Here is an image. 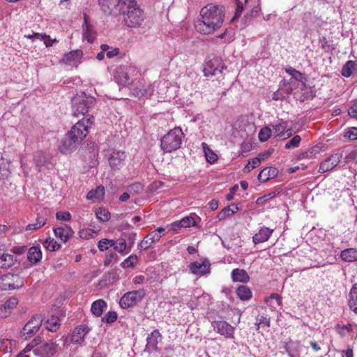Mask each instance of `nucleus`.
Returning a JSON list of instances; mask_svg holds the SVG:
<instances>
[{
    "mask_svg": "<svg viewBox=\"0 0 357 357\" xmlns=\"http://www.w3.org/2000/svg\"><path fill=\"white\" fill-rule=\"evenodd\" d=\"M104 12L115 10L124 15L123 20L128 27L137 28L144 21V15L135 0H99Z\"/></svg>",
    "mask_w": 357,
    "mask_h": 357,
    "instance_id": "nucleus-1",
    "label": "nucleus"
},
{
    "mask_svg": "<svg viewBox=\"0 0 357 357\" xmlns=\"http://www.w3.org/2000/svg\"><path fill=\"white\" fill-rule=\"evenodd\" d=\"M200 17L195 24L196 30L201 34H211L223 24L224 8L220 5L208 4L201 9Z\"/></svg>",
    "mask_w": 357,
    "mask_h": 357,
    "instance_id": "nucleus-2",
    "label": "nucleus"
},
{
    "mask_svg": "<svg viewBox=\"0 0 357 357\" xmlns=\"http://www.w3.org/2000/svg\"><path fill=\"white\" fill-rule=\"evenodd\" d=\"M183 137L184 134L180 128L176 127L171 130L160 139L162 150L165 153H171L178 149L181 147Z\"/></svg>",
    "mask_w": 357,
    "mask_h": 357,
    "instance_id": "nucleus-3",
    "label": "nucleus"
},
{
    "mask_svg": "<svg viewBox=\"0 0 357 357\" xmlns=\"http://www.w3.org/2000/svg\"><path fill=\"white\" fill-rule=\"evenodd\" d=\"M89 100L84 91H79L72 99V112L75 116H87Z\"/></svg>",
    "mask_w": 357,
    "mask_h": 357,
    "instance_id": "nucleus-4",
    "label": "nucleus"
},
{
    "mask_svg": "<svg viewBox=\"0 0 357 357\" xmlns=\"http://www.w3.org/2000/svg\"><path fill=\"white\" fill-rule=\"evenodd\" d=\"M24 283V278L16 274L6 273L0 277V289L3 291L21 288Z\"/></svg>",
    "mask_w": 357,
    "mask_h": 357,
    "instance_id": "nucleus-5",
    "label": "nucleus"
},
{
    "mask_svg": "<svg viewBox=\"0 0 357 357\" xmlns=\"http://www.w3.org/2000/svg\"><path fill=\"white\" fill-rule=\"evenodd\" d=\"M145 295L146 291L144 289L126 292L121 298L119 305L123 309L131 307L140 302Z\"/></svg>",
    "mask_w": 357,
    "mask_h": 357,
    "instance_id": "nucleus-6",
    "label": "nucleus"
},
{
    "mask_svg": "<svg viewBox=\"0 0 357 357\" xmlns=\"http://www.w3.org/2000/svg\"><path fill=\"white\" fill-rule=\"evenodd\" d=\"M89 117H82L76 123L70 130V136L79 143L82 141L89 133Z\"/></svg>",
    "mask_w": 357,
    "mask_h": 357,
    "instance_id": "nucleus-7",
    "label": "nucleus"
},
{
    "mask_svg": "<svg viewBox=\"0 0 357 357\" xmlns=\"http://www.w3.org/2000/svg\"><path fill=\"white\" fill-rule=\"evenodd\" d=\"M44 319L41 314L33 315L24 326L21 334L24 340L33 336L40 328Z\"/></svg>",
    "mask_w": 357,
    "mask_h": 357,
    "instance_id": "nucleus-8",
    "label": "nucleus"
},
{
    "mask_svg": "<svg viewBox=\"0 0 357 357\" xmlns=\"http://www.w3.org/2000/svg\"><path fill=\"white\" fill-rule=\"evenodd\" d=\"M57 349V345L53 341L43 343L34 349L33 353L40 357H50L53 356Z\"/></svg>",
    "mask_w": 357,
    "mask_h": 357,
    "instance_id": "nucleus-9",
    "label": "nucleus"
},
{
    "mask_svg": "<svg viewBox=\"0 0 357 357\" xmlns=\"http://www.w3.org/2000/svg\"><path fill=\"white\" fill-rule=\"evenodd\" d=\"M213 330L226 338H232L234 328L225 321H214L212 322Z\"/></svg>",
    "mask_w": 357,
    "mask_h": 357,
    "instance_id": "nucleus-10",
    "label": "nucleus"
},
{
    "mask_svg": "<svg viewBox=\"0 0 357 357\" xmlns=\"http://www.w3.org/2000/svg\"><path fill=\"white\" fill-rule=\"evenodd\" d=\"M342 158V154L341 153H336L331 155L320 164L319 172L324 173L332 170L339 164Z\"/></svg>",
    "mask_w": 357,
    "mask_h": 357,
    "instance_id": "nucleus-11",
    "label": "nucleus"
},
{
    "mask_svg": "<svg viewBox=\"0 0 357 357\" xmlns=\"http://www.w3.org/2000/svg\"><path fill=\"white\" fill-rule=\"evenodd\" d=\"M126 154L124 151H113L109 158V163L112 169L119 170L124 165Z\"/></svg>",
    "mask_w": 357,
    "mask_h": 357,
    "instance_id": "nucleus-12",
    "label": "nucleus"
},
{
    "mask_svg": "<svg viewBox=\"0 0 357 357\" xmlns=\"http://www.w3.org/2000/svg\"><path fill=\"white\" fill-rule=\"evenodd\" d=\"M211 264L208 260H204L202 263L198 261L192 262L189 265L191 273L198 277L209 273Z\"/></svg>",
    "mask_w": 357,
    "mask_h": 357,
    "instance_id": "nucleus-13",
    "label": "nucleus"
},
{
    "mask_svg": "<svg viewBox=\"0 0 357 357\" xmlns=\"http://www.w3.org/2000/svg\"><path fill=\"white\" fill-rule=\"evenodd\" d=\"M82 56V52L79 50H76L66 54L61 62L68 66L77 67L81 62Z\"/></svg>",
    "mask_w": 357,
    "mask_h": 357,
    "instance_id": "nucleus-14",
    "label": "nucleus"
},
{
    "mask_svg": "<svg viewBox=\"0 0 357 357\" xmlns=\"http://www.w3.org/2000/svg\"><path fill=\"white\" fill-rule=\"evenodd\" d=\"M54 234L57 238H59L62 242L66 243L70 237L73 236L74 231L71 227L64 225L62 227L54 228Z\"/></svg>",
    "mask_w": 357,
    "mask_h": 357,
    "instance_id": "nucleus-15",
    "label": "nucleus"
},
{
    "mask_svg": "<svg viewBox=\"0 0 357 357\" xmlns=\"http://www.w3.org/2000/svg\"><path fill=\"white\" fill-rule=\"evenodd\" d=\"M20 264L17 257L8 253H3L0 256V268L8 269Z\"/></svg>",
    "mask_w": 357,
    "mask_h": 357,
    "instance_id": "nucleus-16",
    "label": "nucleus"
},
{
    "mask_svg": "<svg viewBox=\"0 0 357 357\" xmlns=\"http://www.w3.org/2000/svg\"><path fill=\"white\" fill-rule=\"evenodd\" d=\"M19 303L18 298L12 296L5 301V303L0 307V315L6 317L9 316L12 310L16 307Z\"/></svg>",
    "mask_w": 357,
    "mask_h": 357,
    "instance_id": "nucleus-17",
    "label": "nucleus"
},
{
    "mask_svg": "<svg viewBox=\"0 0 357 357\" xmlns=\"http://www.w3.org/2000/svg\"><path fill=\"white\" fill-rule=\"evenodd\" d=\"M273 229L266 227H262L259 231L252 237V241L255 244L266 242L268 240L273 232Z\"/></svg>",
    "mask_w": 357,
    "mask_h": 357,
    "instance_id": "nucleus-18",
    "label": "nucleus"
},
{
    "mask_svg": "<svg viewBox=\"0 0 357 357\" xmlns=\"http://www.w3.org/2000/svg\"><path fill=\"white\" fill-rule=\"evenodd\" d=\"M219 64L218 59H213L207 62L204 68V75L208 77L221 74L222 70L220 68Z\"/></svg>",
    "mask_w": 357,
    "mask_h": 357,
    "instance_id": "nucleus-19",
    "label": "nucleus"
},
{
    "mask_svg": "<svg viewBox=\"0 0 357 357\" xmlns=\"http://www.w3.org/2000/svg\"><path fill=\"white\" fill-rule=\"evenodd\" d=\"M79 144L75 139L70 136L68 132L66 135V139L62 142L59 146V150L61 153L68 154L71 153Z\"/></svg>",
    "mask_w": 357,
    "mask_h": 357,
    "instance_id": "nucleus-20",
    "label": "nucleus"
},
{
    "mask_svg": "<svg viewBox=\"0 0 357 357\" xmlns=\"http://www.w3.org/2000/svg\"><path fill=\"white\" fill-rule=\"evenodd\" d=\"M89 329L87 326H79L73 331L71 341L73 344H81Z\"/></svg>",
    "mask_w": 357,
    "mask_h": 357,
    "instance_id": "nucleus-21",
    "label": "nucleus"
},
{
    "mask_svg": "<svg viewBox=\"0 0 357 357\" xmlns=\"http://www.w3.org/2000/svg\"><path fill=\"white\" fill-rule=\"evenodd\" d=\"M161 237V234H157V232L152 231L144 238L139 246L142 249L146 250L151 247L153 244L158 242Z\"/></svg>",
    "mask_w": 357,
    "mask_h": 357,
    "instance_id": "nucleus-22",
    "label": "nucleus"
},
{
    "mask_svg": "<svg viewBox=\"0 0 357 357\" xmlns=\"http://www.w3.org/2000/svg\"><path fill=\"white\" fill-rule=\"evenodd\" d=\"M278 174V170L272 167H266L262 169L258 175V179L262 183L275 178Z\"/></svg>",
    "mask_w": 357,
    "mask_h": 357,
    "instance_id": "nucleus-23",
    "label": "nucleus"
},
{
    "mask_svg": "<svg viewBox=\"0 0 357 357\" xmlns=\"http://www.w3.org/2000/svg\"><path fill=\"white\" fill-rule=\"evenodd\" d=\"M285 71L291 76V83H293L294 82H298V85L297 87H300V85L302 86L305 81L306 78L304 75V74L301 73V72L296 70V69L293 68L292 67H288L285 68Z\"/></svg>",
    "mask_w": 357,
    "mask_h": 357,
    "instance_id": "nucleus-24",
    "label": "nucleus"
},
{
    "mask_svg": "<svg viewBox=\"0 0 357 357\" xmlns=\"http://www.w3.org/2000/svg\"><path fill=\"white\" fill-rule=\"evenodd\" d=\"M42 251L39 245L31 247L27 252L28 260L32 264H37L42 259Z\"/></svg>",
    "mask_w": 357,
    "mask_h": 357,
    "instance_id": "nucleus-25",
    "label": "nucleus"
},
{
    "mask_svg": "<svg viewBox=\"0 0 357 357\" xmlns=\"http://www.w3.org/2000/svg\"><path fill=\"white\" fill-rule=\"evenodd\" d=\"M107 307V303L102 299H98L91 305V312L96 317H100Z\"/></svg>",
    "mask_w": 357,
    "mask_h": 357,
    "instance_id": "nucleus-26",
    "label": "nucleus"
},
{
    "mask_svg": "<svg viewBox=\"0 0 357 357\" xmlns=\"http://www.w3.org/2000/svg\"><path fill=\"white\" fill-rule=\"evenodd\" d=\"M161 334L158 330L153 331L146 338V347L156 349L159 341L161 340Z\"/></svg>",
    "mask_w": 357,
    "mask_h": 357,
    "instance_id": "nucleus-27",
    "label": "nucleus"
},
{
    "mask_svg": "<svg viewBox=\"0 0 357 357\" xmlns=\"http://www.w3.org/2000/svg\"><path fill=\"white\" fill-rule=\"evenodd\" d=\"M348 304L349 308L357 314V283H355L350 290Z\"/></svg>",
    "mask_w": 357,
    "mask_h": 357,
    "instance_id": "nucleus-28",
    "label": "nucleus"
},
{
    "mask_svg": "<svg viewBox=\"0 0 357 357\" xmlns=\"http://www.w3.org/2000/svg\"><path fill=\"white\" fill-rule=\"evenodd\" d=\"M60 320L56 316H51L44 321L45 328L51 332L56 331L60 327Z\"/></svg>",
    "mask_w": 357,
    "mask_h": 357,
    "instance_id": "nucleus-29",
    "label": "nucleus"
},
{
    "mask_svg": "<svg viewBox=\"0 0 357 357\" xmlns=\"http://www.w3.org/2000/svg\"><path fill=\"white\" fill-rule=\"evenodd\" d=\"M116 82L121 86H127L130 82V78L128 75V73L123 69H119L114 76Z\"/></svg>",
    "mask_w": 357,
    "mask_h": 357,
    "instance_id": "nucleus-30",
    "label": "nucleus"
},
{
    "mask_svg": "<svg viewBox=\"0 0 357 357\" xmlns=\"http://www.w3.org/2000/svg\"><path fill=\"white\" fill-rule=\"evenodd\" d=\"M340 257L342 260L347 262L357 261V249L347 248L342 250L340 253Z\"/></svg>",
    "mask_w": 357,
    "mask_h": 357,
    "instance_id": "nucleus-31",
    "label": "nucleus"
},
{
    "mask_svg": "<svg viewBox=\"0 0 357 357\" xmlns=\"http://www.w3.org/2000/svg\"><path fill=\"white\" fill-rule=\"evenodd\" d=\"M231 277L234 281L241 282H247L250 278L245 271L238 268L232 271Z\"/></svg>",
    "mask_w": 357,
    "mask_h": 357,
    "instance_id": "nucleus-32",
    "label": "nucleus"
},
{
    "mask_svg": "<svg viewBox=\"0 0 357 357\" xmlns=\"http://www.w3.org/2000/svg\"><path fill=\"white\" fill-rule=\"evenodd\" d=\"M16 346V342L10 339L0 340V351L5 353L11 352Z\"/></svg>",
    "mask_w": 357,
    "mask_h": 357,
    "instance_id": "nucleus-33",
    "label": "nucleus"
},
{
    "mask_svg": "<svg viewBox=\"0 0 357 357\" xmlns=\"http://www.w3.org/2000/svg\"><path fill=\"white\" fill-rule=\"evenodd\" d=\"M321 151V146L319 145L314 146L310 149H308L307 151L303 152L301 153L299 158H312L313 157H315L317 155L320 153Z\"/></svg>",
    "mask_w": 357,
    "mask_h": 357,
    "instance_id": "nucleus-34",
    "label": "nucleus"
},
{
    "mask_svg": "<svg viewBox=\"0 0 357 357\" xmlns=\"http://www.w3.org/2000/svg\"><path fill=\"white\" fill-rule=\"evenodd\" d=\"M287 127V123L283 121H279L278 123L273 126L272 132L276 136L282 139L285 130Z\"/></svg>",
    "mask_w": 357,
    "mask_h": 357,
    "instance_id": "nucleus-35",
    "label": "nucleus"
},
{
    "mask_svg": "<svg viewBox=\"0 0 357 357\" xmlns=\"http://www.w3.org/2000/svg\"><path fill=\"white\" fill-rule=\"evenodd\" d=\"M236 294L239 298L243 301H248L252 297V291L248 287L244 285L237 289Z\"/></svg>",
    "mask_w": 357,
    "mask_h": 357,
    "instance_id": "nucleus-36",
    "label": "nucleus"
},
{
    "mask_svg": "<svg viewBox=\"0 0 357 357\" xmlns=\"http://www.w3.org/2000/svg\"><path fill=\"white\" fill-rule=\"evenodd\" d=\"M238 210V208L236 206L232 205V208L230 206L225 207L223 208L218 215V218L220 220H224L226 218L234 214L236 211Z\"/></svg>",
    "mask_w": 357,
    "mask_h": 357,
    "instance_id": "nucleus-37",
    "label": "nucleus"
},
{
    "mask_svg": "<svg viewBox=\"0 0 357 357\" xmlns=\"http://www.w3.org/2000/svg\"><path fill=\"white\" fill-rule=\"evenodd\" d=\"M95 213L97 219L102 222H106L110 219V213L104 207L98 208L96 210Z\"/></svg>",
    "mask_w": 357,
    "mask_h": 357,
    "instance_id": "nucleus-38",
    "label": "nucleus"
},
{
    "mask_svg": "<svg viewBox=\"0 0 357 357\" xmlns=\"http://www.w3.org/2000/svg\"><path fill=\"white\" fill-rule=\"evenodd\" d=\"M202 146L203 147L206 160L211 164L215 162L218 159L217 155L207 146L206 143L203 142Z\"/></svg>",
    "mask_w": 357,
    "mask_h": 357,
    "instance_id": "nucleus-39",
    "label": "nucleus"
},
{
    "mask_svg": "<svg viewBox=\"0 0 357 357\" xmlns=\"http://www.w3.org/2000/svg\"><path fill=\"white\" fill-rule=\"evenodd\" d=\"M43 245L45 249L52 252L58 250L61 247V245L52 238L45 239Z\"/></svg>",
    "mask_w": 357,
    "mask_h": 357,
    "instance_id": "nucleus-40",
    "label": "nucleus"
},
{
    "mask_svg": "<svg viewBox=\"0 0 357 357\" xmlns=\"http://www.w3.org/2000/svg\"><path fill=\"white\" fill-rule=\"evenodd\" d=\"M294 96L296 100L304 102L305 100L312 99L315 96V93L314 91H305V93H302L300 91H297Z\"/></svg>",
    "mask_w": 357,
    "mask_h": 357,
    "instance_id": "nucleus-41",
    "label": "nucleus"
},
{
    "mask_svg": "<svg viewBox=\"0 0 357 357\" xmlns=\"http://www.w3.org/2000/svg\"><path fill=\"white\" fill-rule=\"evenodd\" d=\"M355 66V61L351 60L348 61L342 67V75L345 77H350L354 70Z\"/></svg>",
    "mask_w": 357,
    "mask_h": 357,
    "instance_id": "nucleus-42",
    "label": "nucleus"
},
{
    "mask_svg": "<svg viewBox=\"0 0 357 357\" xmlns=\"http://www.w3.org/2000/svg\"><path fill=\"white\" fill-rule=\"evenodd\" d=\"M105 195V188L102 185L98 186L96 190H91V200H100Z\"/></svg>",
    "mask_w": 357,
    "mask_h": 357,
    "instance_id": "nucleus-43",
    "label": "nucleus"
},
{
    "mask_svg": "<svg viewBox=\"0 0 357 357\" xmlns=\"http://www.w3.org/2000/svg\"><path fill=\"white\" fill-rule=\"evenodd\" d=\"M179 224L180 227H183V228H187L195 226L196 225V221L194 216L188 215L179 220Z\"/></svg>",
    "mask_w": 357,
    "mask_h": 357,
    "instance_id": "nucleus-44",
    "label": "nucleus"
},
{
    "mask_svg": "<svg viewBox=\"0 0 357 357\" xmlns=\"http://www.w3.org/2000/svg\"><path fill=\"white\" fill-rule=\"evenodd\" d=\"M335 329L338 334H340L342 337H344L347 333L353 331V325L351 324H348L347 325L337 324L335 326Z\"/></svg>",
    "mask_w": 357,
    "mask_h": 357,
    "instance_id": "nucleus-45",
    "label": "nucleus"
},
{
    "mask_svg": "<svg viewBox=\"0 0 357 357\" xmlns=\"http://www.w3.org/2000/svg\"><path fill=\"white\" fill-rule=\"evenodd\" d=\"M275 301L278 305H281L282 298L278 294H271L270 296L265 298L264 301L269 305L273 306V301Z\"/></svg>",
    "mask_w": 357,
    "mask_h": 357,
    "instance_id": "nucleus-46",
    "label": "nucleus"
},
{
    "mask_svg": "<svg viewBox=\"0 0 357 357\" xmlns=\"http://www.w3.org/2000/svg\"><path fill=\"white\" fill-rule=\"evenodd\" d=\"M114 249L118 251L120 253L123 252L126 248V242L123 238H119L117 241H114V244L112 245Z\"/></svg>",
    "mask_w": 357,
    "mask_h": 357,
    "instance_id": "nucleus-47",
    "label": "nucleus"
},
{
    "mask_svg": "<svg viewBox=\"0 0 357 357\" xmlns=\"http://www.w3.org/2000/svg\"><path fill=\"white\" fill-rule=\"evenodd\" d=\"M272 130L268 127L263 128L259 133V139L261 142L267 141L271 136Z\"/></svg>",
    "mask_w": 357,
    "mask_h": 357,
    "instance_id": "nucleus-48",
    "label": "nucleus"
},
{
    "mask_svg": "<svg viewBox=\"0 0 357 357\" xmlns=\"http://www.w3.org/2000/svg\"><path fill=\"white\" fill-rule=\"evenodd\" d=\"M117 319V314L114 311H109L102 317L101 321L105 323L111 324Z\"/></svg>",
    "mask_w": 357,
    "mask_h": 357,
    "instance_id": "nucleus-49",
    "label": "nucleus"
},
{
    "mask_svg": "<svg viewBox=\"0 0 357 357\" xmlns=\"http://www.w3.org/2000/svg\"><path fill=\"white\" fill-rule=\"evenodd\" d=\"M114 240L103 238L98 242V247L100 251L107 250L109 247H112Z\"/></svg>",
    "mask_w": 357,
    "mask_h": 357,
    "instance_id": "nucleus-50",
    "label": "nucleus"
},
{
    "mask_svg": "<svg viewBox=\"0 0 357 357\" xmlns=\"http://www.w3.org/2000/svg\"><path fill=\"white\" fill-rule=\"evenodd\" d=\"M137 260L138 258L136 255H130L123 261L122 266L123 268L133 267L136 264Z\"/></svg>",
    "mask_w": 357,
    "mask_h": 357,
    "instance_id": "nucleus-51",
    "label": "nucleus"
},
{
    "mask_svg": "<svg viewBox=\"0 0 357 357\" xmlns=\"http://www.w3.org/2000/svg\"><path fill=\"white\" fill-rule=\"evenodd\" d=\"M344 137L345 138L349 139V140L357 139V128L351 127V128H348L344 132Z\"/></svg>",
    "mask_w": 357,
    "mask_h": 357,
    "instance_id": "nucleus-52",
    "label": "nucleus"
},
{
    "mask_svg": "<svg viewBox=\"0 0 357 357\" xmlns=\"http://www.w3.org/2000/svg\"><path fill=\"white\" fill-rule=\"evenodd\" d=\"M260 158H255L244 167V172H249L254 168L258 167L260 165Z\"/></svg>",
    "mask_w": 357,
    "mask_h": 357,
    "instance_id": "nucleus-53",
    "label": "nucleus"
},
{
    "mask_svg": "<svg viewBox=\"0 0 357 357\" xmlns=\"http://www.w3.org/2000/svg\"><path fill=\"white\" fill-rule=\"evenodd\" d=\"M301 138L299 135H295L286 144V149L296 148L300 145Z\"/></svg>",
    "mask_w": 357,
    "mask_h": 357,
    "instance_id": "nucleus-54",
    "label": "nucleus"
},
{
    "mask_svg": "<svg viewBox=\"0 0 357 357\" xmlns=\"http://www.w3.org/2000/svg\"><path fill=\"white\" fill-rule=\"evenodd\" d=\"M278 194V192H276L275 191V192H271L268 195H266L263 197H259L257 201H256V203L259 205L260 204H264L267 201H268L269 199L275 197Z\"/></svg>",
    "mask_w": 357,
    "mask_h": 357,
    "instance_id": "nucleus-55",
    "label": "nucleus"
},
{
    "mask_svg": "<svg viewBox=\"0 0 357 357\" xmlns=\"http://www.w3.org/2000/svg\"><path fill=\"white\" fill-rule=\"evenodd\" d=\"M25 38L32 40L33 41L35 39L44 40L45 38H49L50 40V36L46 35L45 33H33L32 34H28L24 36Z\"/></svg>",
    "mask_w": 357,
    "mask_h": 357,
    "instance_id": "nucleus-56",
    "label": "nucleus"
},
{
    "mask_svg": "<svg viewBox=\"0 0 357 357\" xmlns=\"http://www.w3.org/2000/svg\"><path fill=\"white\" fill-rule=\"evenodd\" d=\"M56 218L58 220L69 221L71 219V214L68 211H59L56 213Z\"/></svg>",
    "mask_w": 357,
    "mask_h": 357,
    "instance_id": "nucleus-57",
    "label": "nucleus"
},
{
    "mask_svg": "<svg viewBox=\"0 0 357 357\" xmlns=\"http://www.w3.org/2000/svg\"><path fill=\"white\" fill-rule=\"evenodd\" d=\"M45 158L44 154L42 152H38L36 153L34 156V160L36 166L40 170L41 167L43 165V159Z\"/></svg>",
    "mask_w": 357,
    "mask_h": 357,
    "instance_id": "nucleus-58",
    "label": "nucleus"
},
{
    "mask_svg": "<svg viewBox=\"0 0 357 357\" xmlns=\"http://www.w3.org/2000/svg\"><path fill=\"white\" fill-rule=\"evenodd\" d=\"M87 17V15L84 14L85 26L84 27L83 40L89 42V25Z\"/></svg>",
    "mask_w": 357,
    "mask_h": 357,
    "instance_id": "nucleus-59",
    "label": "nucleus"
},
{
    "mask_svg": "<svg viewBox=\"0 0 357 357\" xmlns=\"http://www.w3.org/2000/svg\"><path fill=\"white\" fill-rule=\"evenodd\" d=\"M348 114L351 117L357 119V100H355L348 109Z\"/></svg>",
    "mask_w": 357,
    "mask_h": 357,
    "instance_id": "nucleus-60",
    "label": "nucleus"
},
{
    "mask_svg": "<svg viewBox=\"0 0 357 357\" xmlns=\"http://www.w3.org/2000/svg\"><path fill=\"white\" fill-rule=\"evenodd\" d=\"M117 259V255L115 252L108 253L105 259V264L109 265L112 261H116Z\"/></svg>",
    "mask_w": 357,
    "mask_h": 357,
    "instance_id": "nucleus-61",
    "label": "nucleus"
},
{
    "mask_svg": "<svg viewBox=\"0 0 357 357\" xmlns=\"http://www.w3.org/2000/svg\"><path fill=\"white\" fill-rule=\"evenodd\" d=\"M46 222H47L46 217L38 215L36 221V227L40 228L41 227L44 226L46 224Z\"/></svg>",
    "mask_w": 357,
    "mask_h": 357,
    "instance_id": "nucleus-62",
    "label": "nucleus"
},
{
    "mask_svg": "<svg viewBox=\"0 0 357 357\" xmlns=\"http://www.w3.org/2000/svg\"><path fill=\"white\" fill-rule=\"evenodd\" d=\"M255 1L257 3V5L255 6L250 10V15L252 17H256L257 16H258L261 11V8L259 6V1H257L256 0H255Z\"/></svg>",
    "mask_w": 357,
    "mask_h": 357,
    "instance_id": "nucleus-63",
    "label": "nucleus"
},
{
    "mask_svg": "<svg viewBox=\"0 0 357 357\" xmlns=\"http://www.w3.org/2000/svg\"><path fill=\"white\" fill-rule=\"evenodd\" d=\"M11 252L14 254L22 255L26 252L25 246H15L11 249Z\"/></svg>",
    "mask_w": 357,
    "mask_h": 357,
    "instance_id": "nucleus-64",
    "label": "nucleus"
}]
</instances>
